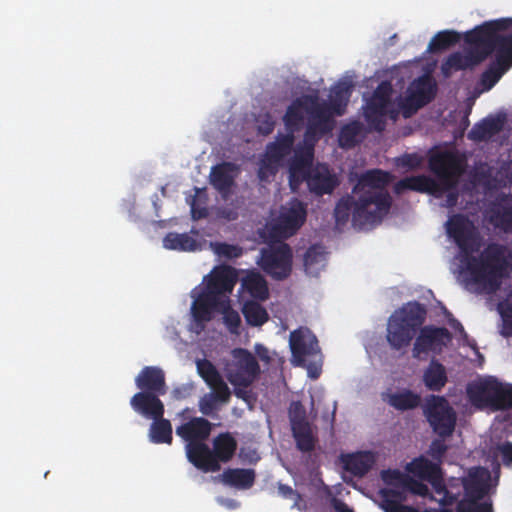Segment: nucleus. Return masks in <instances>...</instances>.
I'll return each mask as SVG.
<instances>
[{
  "instance_id": "obj_1",
  "label": "nucleus",
  "mask_w": 512,
  "mask_h": 512,
  "mask_svg": "<svg viewBox=\"0 0 512 512\" xmlns=\"http://www.w3.org/2000/svg\"><path fill=\"white\" fill-rule=\"evenodd\" d=\"M446 230L460 249L466 285L475 287L478 293H496L512 271L511 250L493 242L474 256L481 247V238L474 223L463 214L452 215Z\"/></svg>"
},
{
  "instance_id": "obj_2",
  "label": "nucleus",
  "mask_w": 512,
  "mask_h": 512,
  "mask_svg": "<svg viewBox=\"0 0 512 512\" xmlns=\"http://www.w3.org/2000/svg\"><path fill=\"white\" fill-rule=\"evenodd\" d=\"M390 174L380 169L362 173L351 193L342 196L334 208L337 225H345L351 217L355 228L366 229L378 225L389 213L392 197L386 190Z\"/></svg>"
},
{
  "instance_id": "obj_3",
  "label": "nucleus",
  "mask_w": 512,
  "mask_h": 512,
  "mask_svg": "<svg viewBox=\"0 0 512 512\" xmlns=\"http://www.w3.org/2000/svg\"><path fill=\"white\" fill-rule=\"evenodd\" d=\"M512 28V18H500L486 21L467 31L464 35L465 43H477L484 52L490 56L496 52L495 59L506 67L512 66V34L501 35L499 32Z\"/></svg>"
},
{
  "instance_id": "obj_4",
  "label": "nucleus",
  "mask_w": 512,
  "mask_h": 512,
  "mask_svg": "<svg viewBox=\"0 0 512 512\" xmlns=\"http://www.w3.org/2000/svg\"><path fill=\"white\" fill-rule=\"evenodd\" d=\"M426 319V310L418 302H409L396 310L388 319L386 340L393 350L410 345Z\"/></svg>"
},
{
  "instance_id": "obj_5",
  "label": "nucleus",
  "mask_w": 512,
  "mask_h": 512,
  "mask_svg": "<svg viewBox=\"0 0 512 512\" xmlns=\"http://www.w3.org/2000/svg\"><path fill=\"white\" fill-rule=\"evenodd\" d=\"M293 252L285 242H274L261 248L257 265L273 280L282 281L292 272Z\"/></svg>"
},
{
  "instance_id": "obj_6",
  "label": "nucleus",
  "mask_w": 512,
  "mask_h": 512,
  "mask_svg": "<svg viewBox=\"0 0 512 512\" xmlns=\"http://www.w3.org/2000/svg\"><path fill=\"white\" fill-rule=\"evenodd\" d=\"M465 164V157L455 149L431 150L428 157L429 170L448 186L457 185Z\"/></svg>"
},
{
  "instance_id": "obj_7",
  "label": "nucleus",
  "mask_w": 512,
  "mask_h": 512,
  "mask_svg": "<svg viewBox=\"0 0 512 512\" xmlns=\"http://www.w3.org/2000/svg\"><path fill=\"white\" fill-rule=\"evenodd\" d=\"M225 374L232 385L251 386L259 378L261 367L252 352L239 347L231 351V360L225 366Z\"/></svg>"
},
{
  "instance_id": "obj_8",
  "label": "nucleus",
  "mask_w": 512,
  "mask_h": 512,
  "mask_svg": "<svg viewBox=\"0 0 512 512\" xmlns=\"http://www.w3.org/2000/svg\"><path fill=\"white\" fill-rule=\"evenodd\" d=\"M423 414L433 432L441 438L450 437L456 426V412L443 396L431 395L423 406Z\"/></svg>"
},
{
  "instance_id": "obj_9",
  "label": "nucleus",
  "mask_w": 512,
  "mask_h": 512,
  "mask_svg": "<svg viewBox=\"0 0 512 512\" xmlns=\"http://www.w3.org/2000/svg\"><path fill=\"white\" fill-rule=\"evenodd\" d=\"M418 332L412 349V356L416 359H421L423 354L429 352L441 353L452 340L451 333L445 327L426 325L421 326Z\"/></svg>"
},
{
  "instance_id": "obj_10",
  "label": "nucleus",
  "mask_w": 512,
  "mask_h": 512,
  "mask_svg": "<svg viewBox=\"0 0 512 512\" xmlns=\"http://www.w3.org/2000/svg\"><path fill=\"white\" fill-rule=\"evenodd\" d=\"M191 297L193 298L190 308L191 330L199 334L204 331L206 324L213 319L219 299L211 292H206L203 289L198 293L193 290Z\"/></svg>"
},
{
  "instance_id": "obj_11",
  "label": "nucleus",
  "mask_w": 512,
  "mask_h": 512,
  "mask_svg": "<svg viewBox=\"0 0 512 512\" xmlns=\"http://www.w3.org/2000/svg\"><path fill=\"white\" fill-rule=\"evenodd\" d=\"M289 346L297 366L305 365L308 357L320 353L318 339L307 327H300L290 333Z\"/></svg>"
},
{
  "instance_id": "obj_12",
  "label": "nucleus",
  "mask_w": 512,
  "mask_h": 512,
  "mask_svg": "<svg viewBox=\"0 0 512 512\" xmlns=\"http://www.w3.org/2000/svg\"><path fill=\"white\" fill-rule=\"evenodd\" d=\"M467 44L469 45V48L466 49L465 54L460 52L452 53L443 63L442 70L446 75L451 69L458 71L472 68L483 62L488 57V52H484L480 44Z\"/></svg>"
},
{
  "instance_id": "obj_13",
  "label": "nucleus",
  "mask_w": 512,
  "mask_h": 512,
  "mask_svg": "<svg viewBox=\"0 0 512 512\" xmlns=\"http://www.w3.org/2000/svg\"><path fill=\"white\" fill-rule=\"evenodd\" d=\"M162 395L149 391H139L130 399V406L135 413L146 419H157L164 416L165 406L160 399Z\"/></svg>"
},
{
  "instance_id": "obj_14",
  "label": "nucleus",
  "mask_w": 512,
  "mask_h": 512,
  "mask_svg": "<svg viewBox=\"0 0 512 512\" xmlns=\"http://www.w3.org/2000/svg\"><path fill=\"white\" fill-rule=\"evenodd\" d=\"M497 382L496 378L489 377L478 382L469 383L466 392L471 404L479 409H491Z\"/></svg>"
},
{
  "instance_id": "obj_15",
  "label": "nucleus",
  "mask_w": 512,
  "mask_h": 512,
  "mask_svg": "<svg viewBox=\"0 0 512 512\" xmlns=\"http://www.w3.org/2000/svg\"><path fill=\"white\" fill-rule=\"evenodd\" d=\"M407 469L419 479L428 481L435 492H440L443 489L439 480L443 471L439 463L432 462L420 456L413 459L412 462L408 464Z\"/></svg>"
},
{
  "instance_id": "obj_16",
  "label": "nucleus",
  "mask_w": 512,
  "mask_h": 512,
  "mask_svg": "<svg viewBox=\"0 0 512 512\" xmlns=\"http://www.w3.org/2000/svg\"><path fill=\"white\" fill-rule=\"evenodd\" d=\"M237 281L236 270L231 266L215 268L203 290L219 298L220 294L232 292Z\"/></svg>"
},
{
  "instance_id": "obj_17",
  "label": "nucleus",
  "mask_w": 512,
  "mask_h": 512,
  "mask_svg": "<svg viewBox=\"0 0 512 512\" xmlns=\"http://www.w3.org/2000/svg\"><path fill=\"white\" fill-rule=\"evenodd\" d=\"M186 454L188 460L203 472H217L221 468L214 459L212 450L204 442L187 443Z\"/></svg>"
},
{
  "instance_id": "obj_18",
  "label": "nucleus",
  "mask_w": 512,
  "mask_h": 512,
  "mask_svg": "<svg viewBox=\"0 0 512 512\" xmlns=\"http://www.w3.org/2000/svg\"><path fill=\"white\" fill-rule=\"evenodd\" d=\"M135 384L140 391H149L161 395L167 393L165 373L156 366L144 367L135 378Z\"/></svg>"
},
{
  "instance_id": "obj_19",
  "label": "nucleus",
  "mask_w": 512,
  "mask_h": 512,
  "mask_svg": "<svg viewBox=\"0 0 512 512\" xmlns=\"http://www.w3.org/2000/svg\"><path fill=\"white\" fill-rule=\"evenodd\" d=\"M306 112L309 115V121H313L321 126L324 131H332L335 125L333 116L335 113L328 102H319L317 96H306Z\"/></svg>"
},
{
  "instance_id": "obj_20",
  "label": "nucleus",
  "mask_w": 512,
  "mask_h": 512,
  "mask_svg": "<svg viewBox=\"0 0 512 512\" xmlns=\"http://www.w3.org/2000/svg\"><path fill=\"white\" fill-rule=\"evenodd\" d=\"M211 423L202 417H194L176 428V434L187 443L204 442L211 433Z\"/></svg>"
},
{
  "instance_id": "obj_21",
  "label": "nucleus",
  "mask_w": 512,
  "mask_h": 512,
  "mask_svg": "<svg viewBox=\"0 0 512 512\" xmlns=\"http://www.w3.org/2000/svg\"><path fill=\"white\" fill-rule=\"evenodd\" d=\"M307 185L315 195L323 196L334 191L338 185V180L335 175L329 172L326 166H321L310 170Z\"/></svg>"
},
{
  "instance_id": "obj_22",
  "label": "nucleus",
  "mask_w": 512,
  "mask_h": 512,
  "mask_svg": "<svg viewBox=\"0 0 512 512\" xmlns=\"http://www.w3.org/2000/svg\"><path fill=\"white\" fill-rule=\"evenodd\" d=\"M382 400L397 411L413 410L421 404L420 394L408 388L396 392H384Z\"/></svg>"
},
{
  "instance_id": "obj_23",
  "label": "nucleus",
  "mask_w": 512,
  "mask_h": 512,
  "mask_svg": "<svg viewBox=\"0 0 512 512\" xmlns=\"http://www.w3.org/2000/svg\"><path fill=\"white\" fill-rule=\"evenodd\" d=\"M236 165L232 162H223L211 169L210 183L223 196H227L234 185L233 172Z\"/></svg>"
},
{
  "instance_id": "obj_24",
  "label": "nucleus",
  "mask_w": 512,
  "mask_h": 512,
  "mask_svg": "<svg viewBox=\"0 0 512 512\" xmlns=\"http://www.w3.org/2000/svg\"><path fill=\"white\" fill-rule=\"evenodd\" d=\"M436 91V82L428 75L418 77L408 88L410 100L415 99L418 102V107L429 104L435 98Z\"/></svg>"
},
{
  "instance_id": "obj_25",
  "label": "nucleus",
  "mask_w": 512,
  "mask_h": 512,
  "mask_svg": "<svg viewBox=\"0 0 512 512\" xmlns=\"http://www.w3.org/2000/svg\"><path fill=\"white\" fill-rule=\"evenodd\" d=\"M463 498L460 501H480L488 493L489 484L487 479L479 473V470L470 471L467 477H464Z\"/></svg>"
},
{
  "instance_id": "obj_26",
  "label": "nucleus",
  "mask_w": 512,
  "mask_h": 512,
  "mask_svg": "<svg viewBox=\"0 0 512 512\" xmlns=\"http://www.w3.org/2000/svg\"><path fill=\"white\" fill-rule=\"evenodd\" d=\"M344 469L357 477L366 475L375 463V457L370 451L347 454L342 457Z\"/></svg>"
},
{
  "instance_id": "obj_27",
  "label": "nucleus",
  "mask_w": 512,
  "mask_h": 512,
  "mask_svg": "<svg viewBox=\"0 0 512 512\" xmlns=\"http://www.w3.org/2000/svg\"><path fill=\"white\" fill-rule=\"evenodd\" d=\"M422 381L429 391L440 392L448 382L445 366L432 359L423 372Z\"/></svg>"
},
{
  "instance_id": "obj_28",
  "label": "nucleus",
  "mask_w": 512,
  "mask_h": 512,
  "mask_svg": "<svg viewBox=\"0 0 512 512\" xmlns=\"http://www.w3.org/2000/svg\"><path fill=\"white\" fill-rule=\"evenodd\" d=\"M256 473L253 469L228 468L221 475L223 484L239 489H250L255 483Z\"/></svg>"
},
{
  "instance_id": "obj_29",
  "label": "nucleus",
  "mask_w": 512,
  "mask_h": 512,
  "mask_svg": "<svg viewBox=\"0 0 512 512\" xmlns=\"http://www.w3.org/2000/svg\"><path fill=\"white\" fill-rule=\"evenodd\" d=\"M392 92L393 88L391 83L389 81H382L374 90L366 108L370 110L387 112L390 113L391 118H396L397 112L394 110L389 111Z\"/></svg>"
},
{
  "instance_id": "obj_30",
  "label": "nucleus",
  "mask_w": 512,
  "mask_h": 512,
  "mask_svg": "<svg viewBox=\"0 0 512 512\" xmlns=\"http://www.w3.org/2000/svg\"><path fill=\"white\" fill-rule=\"evenodd\" d=\"M236 450L237 441L229 432L220 433L213 439L212 454L219 464L220 462H229L235 455Z\"/></svg>"
},
{
  "instance_id": "obj_31",
  "label": "nucleus",
  "mask_w": 512,
  "mask_h": 512,
  "mask_svg": "<svg viewBox=\"0 0 512 512\" xmlns=\"http://www.w3.org/2000/svg\"><path fill=\"white\" fill-rule=\"evenodd\" d=\"M503 120L500 117H486L476 123L468 132V139L481 142L489 139L502 130Z\"/></svg>"
},
{
  "instance_id": "obj_32",
  "label": "nucleus",
  "mask_w": 512,
  "mask_h": 512,
  "mask_svg": "<svg viewBox=\"0 0 512 512\" xmlns=\"http://www.w3.org/2000/svg\"><path fill=\"white\" fill-rule=\"evenodd\" d=\"M306 208L300 201L294 202L289 209L283 212L280 216V226L289 232L295 233L305 222Z\"/></svg>"
},
{
  "instance_id": "obj_33",
  "label": "nucleus",
  "mask_w": 512,
  "mask_h": 512,
  "mask_svg": "<svg viewBox=\"0 0 512 512\" xmlns=\"http://www.w3.org/2000/svg\"><path fill=\"white\" fill-rule=\"evenodd\" d=\"M353 84L350 81H339L331 89L329 105L337 116H342L352 93Z\"/></svg>"
},
{
  "instance_id": "obj_34",
  "label": "nucleus",
  "mask_w": 512,
  "mask_h": 512,
  "mask_svg": "<svg viewBox=\"0 0 512 512\" xmlns=\"http://www.w3.org/2000/svg\"><path fill=\"white\" fill-rule=\"evenodd\" d=\"M439 480L441 487H443L440 492H436L437 494L442 495V498L438 500L439 504L443 507L453 505L458 501L464 491V478L453 477L446 483L442 473Z\"/></svg>"
},
{
  "instance_id": "obj_35",
  "label": "nucleus",
  "mask_w": 512,
  "mask_h": 512,
  "mask_svg": "<svg viewBox=\"0 0 512 512\" xmlns=\"http://www.w3.org/2000/svg\"><path fill=\"white\" fill-rule=\"evenodd\" d=\"M242 287L254 299L266 300L269 296L267 282L258 272L248 273L242 280Z\"/></svg>"
},
{
  "instance_id": "obj_36",
  "label": "nucleus",
  "mask_w": 512,
  "mask_h": 512,
  "mask_svg": "<svg viewBox=\"0 0 512 512\" xmlns=\"http://www.w3.org/2000/svg\"><path fill=\"white\" fill-rule=\"evenodd\" d=\"M326 265V254L320 245H313L304 255V269L310 276H318Z\"/></svg>"
},
{
  "instance_id": "obj_37",
  "label": "nucleus",
  "mask_w": 512,
  "mask_h": 512,
  "mask_svg": "<svg viewBox=\"0 0 512 512\" xmlns=\"http://www.w3.org/2000/svg\"><path fill=\"white\" fill-rule=\"evenodd\" d=\"M306 96L302 98H297L294 100L287 108L286 113L283 117V122L289 130V133H292L300 128L303 123L304 117L302 110L306 111Z\"/></svg>"
},
{
  "instance_id": "obj_38",
  "label": "nucleus",
  "mask_w": 512,
  "mask_h": 512,
  "mask_svg": "<svg viewBox=\"0 0 512 512\" xmlns=\"http://www.w3.org/2000/svg\"><path fill=\"white\" fill-rule=\"evenodd\" d=\"M296 447L303 453H310L315 449L317 438L314 436L310 423L291 428Z\"/></svg>"
},
{
  "instance_id": "obj_39",
  "label": "nucleus",
  "mask_w": 512,
  "mask_h": 512,
  "mask_svg": "<svg viewBox=\"0 0 512 512\" xmlns=\"http://www.w3.org/2000/svg\"><path fill=\"white\" fill-rule=\"evenodd\" d=\"M293 143L294 135L292 133L279 136L276 141L267 146L266 156L273 162L280 163L284 157L290 154Z\"/></svg>"
},
{
  "instance_id": "obj_40",
  "label": "nucleus",
  "mask_w": 512,
  "mask_h": 512,
  "mask_svg": "<svg viewBox=\"0 0 512 512\" xmlns=\"http://www.w3.org/2000/svg\"><path fill=\"white\" fill-rule=\"evenodd\" d=\"M153 422L149 429V437L153 443L156 444H171L173 440L172 425L164 416L157 419H152Z\"/></svg>"
},
{
  "instance_id": "obj_41",
  "label": "nucleus",
  "mask_w": 512,
  "mask_h": 512,
  "mask_svg": "<svg viewBox=\"0 0 512 512\" xmlns=\"http://www.w3.org/2000/svg\"><path fill=\"white\" fill-rule=\"evenodd\" d=\"M163 246L169 250L195 251L198 245L196 240L186 233L170 232L164 237Z\"/></svg>"
},
{
  "instance_id": "obj_42",
  "label": "nucleus",
  "mask_w": 512,
  "mask_h": 512,
  "mask_svg": "<svg viewBox=\"0 0 512 512\" xmlns=\"http://www.w3.org/2000/svg\"><path fill=\"white\" fill-rule=\"evenodd\" d=\"M489 221L495 228L512 234V206L498 205L492 208Z\"/></svg>"
},
{
  "instance_id": "obj_43",
  "label": "nucleus",
  "mask_w": 512,
  "mask_h": 512,
  "mask_svg": "<svg viewBox=\"0 0 512 512\" xmlns=\"http://www.w3.org/2000/svg\"><path fill=\"white\" fill-rule=\"evenodd\" d=\"M242 313L246 322L254 327L262 326L269 319L266 309L255 301H247L244 303Z\"/></svg>"
},
{
  "instance_id": "obj_44",
  "label": "nucleus",
  "mask_w": 512,
  "mask_h": 512,
  "mask_svg": "<svg viewBox=\"0 0 512 512\" xmlns=\"http://www.w3.org/2000/svg\"><path fill=\"white\" fill-rule=\"evenodd\" d=\"M428 185L433 184V178L426 175L409 176L401 179L395 185V191L412 190L420 193H426L429 189Z\"/></svg>"
},
{
  "instance_id": "obj_45",
  "label": "nucleus",
  "mask_w": 512,
  "mask_h": 512,
  "mask_svg": "<svg viewBox=\"0 0 512 512\" xmlns=\"http://www.w3.org/2000/svg\"><path fill=\"white\" fill-rule=\"evenodd\" d=\"M461 39L458 32L452 30H444L438 32L430 41L428 50L430 52H440L457 44Z\"/></svg>"
},
{
  "instance_id": "obj_46",
  "label": "nucleus",
  "mask_w": 512,
  "mask_h": 512,
  "mask_svg": "<svg viewBox=\"0 0 512 512\" xmlns=\"http://www.w3.org/2000/svg\"><path fill=\"white\" fill-rule=\"evenodd\" d=\"M512 408V384L497 382L491 410H506Z\"/></svg>"
},
{
  "instance_id": "obj_47",
  "label": "nucleus",
  "mask_w": 512,
  "mask_h": 512,
  "mask_svg": "<svg viewBox=\"0 0 512 512\" xmlns=\"http://www.w3.org/2000/svg\"><path fill=\"white\" fill-rule=\"evenodd\" d=\"M361 131L362 125L357 121L344 125L338 138L340 147L345 149L354 148L359 142L358 136Z\"/></svg>"
},
{
  "instance_id": "obj_48",
  "label": "nucleus",
  "mask_w": 512,
  "mask_h": 512,
  "mask_svg": "<svg viewBox=\"0 0 512 512\" xmlns=\"http://www.w3.org/2000/svg\"><path fill=\"white\" fill-rule=\"evenodd\" d=\"M505 64H500L496 59L481 75V84L487 89H491L509 69Z\"/></svg>"
},
{
  "instance_id": "obj_49",
  "label": "nucleus",
  "mask_w": 512,
  "mask_h": 512,
  "mask_svg": "<svg viewBox=\"0 0 512 512\" xmlns=\"http://www.w3.org/2000/svg\"><path fill=\"white\" fill-rule=\"evenodd\" d=\"M314 156V147L306 145L305 148L299 152H296L293 160L294 173H298L301 168L312 170V161Z\"/></svg>"
},
{
  "instance_id": "obj_50",
  "label": "nucleus",
  "mask_w": 512,
  "mask_h": 512,
  "mask_svg": "<svg viewBox=\"0 0 512 512\" xmlns=\"http://www.w3.org/2000/svg\"><path fill=\"white\" fill-rule=\"evenodd\" d=\"M213 251L222 258L235 259L242 255V247L234 244H228L225 242H215L211 244Z\"/></svg>"
},
{
  "instance_id": "obj_51",
  "label": "nucleus",
  "mask_w": 512,
  "mask_h": 512,
  "mask_svg": "<svg viewBox=\"0 0 512 512\" xmlns=\"http://www.w3.org/2000/svg\"><path fill=\"white\" fill-rule=\"evenodd\" d=\"M390 494H395L392 491H386L383 494V500L381 503V508L384 510V512H423L419 511L417 508L403 505L399 503L398 501L391 499L389 496Z\"/></svg>"
},
{
  "instance_id": "obj_52",
  "label": "nucleus",
  "mask_w": 512,
  "mask_h": 512,
  "mask_svg": "<svg viewBox=\"0 0 512 512\" xmlns=\"http://www.w3.org/2000/svg\"><path fill=\"white\" fill-rule=\"evenodd\" d=\"M197 371L203 380L209 385L221 377L216 367L207 359L197 361Z\"/></svg>"
},
{
  "instance_id": "obj_53",
  "label": "nucleus",
  "mask_w": 512,
  "mask_h": 512,
  "mask_svg": "<svg viewBox=\"0 0 512 512\" xmlns=\"http://www.w3.org/2000/svg\"><path fill=\"white\" fill-rule=\"evenodd\" d=\"M405 488L414 495L428 498L430 501H437L434 495L429 491L428 486L420 480L408 478L404 484Z\"/></svg>"
},
{
  "instance_id": "obj_54",
  "label": "nucleus",
  "mask_w": 512,
  "mask_h": 512,
  "mask_svg": "<svg viewBox=\"0 0 512 512\" xmlns=\"http://www.w3.org/2000/svg\"><path fill=\"white\" fill-rule=\"evenodd\" d=\"M288 414L291 428L296 427L298 424L304 425L309 423L306 418V410L299 401H294L290 404Z\"/></svg>"
},
{
  "instance_id": "obj_55",
  "label": "nucleus",
  "mask_w": 512,
  "mask_h": 512,
  "mask_svg": "<svg viewBox=\"0 0 512 512\" xmlns=\"http://www.w3.org/2000/svg\"><path fill=\"white\" fill-rule=\"evenodd\" d=\"M456 512H493L490 502L458 501Z\"/></svg>"
},
{
  "instance_id": "obj_56",
  "label": "nucleus",
  "mask_w": 512,
  "mask_h": 512,
  "mask_svg": "<svg viewBox=\"0 0 512 512\" xmlns=\"http://www.w3.org/2000/svg\"><path fill=\"white\" fill-rule=\"evenodd\" d=\"M387 114V112L370 110L366 108L365 118L371 129L377 132H382L386 126L385 116Z\"/></svg>"
},
{
  "instance_id": "obj_57",
  "label": "nucleus",
  "mask_w": 512,
  "mask_h": 512,
  "mask_svg": "<svg viewBox=\"0 0 512 512\" xmlns=\"http://www.w3.org/2000/svg\"><path fill=\"white\" fill-rule=\"evenodd\" d=\"M330 131H324L323 128L313 121H309L304 133V142L306 145L313 146L324 135L329 134Z\"/></svg>"
},
{
  "instance_id": "obj_58",
  "label": "nucleus",
  "mask_w": 512,
  "mask_h": 512,
  "mask_svg": "<svg viewBox=\"0 0 512 512\" xmlns=\"http://www.w3.org/2000/svg\"><path fill=\"white\" fill-rule=\"evenodd\" d=\"M223 323L232 334H238L241 325V318L237 311L229 306L223 310Z\"/></svg>"
},
{
  "instance_id": "obj_59",
  "label": "nucleus",
  "mask_w": 512,
  "mask_h": 512,
  "mask_svg": "<svg viewBox=\"0 0 512 512\" xmlns=\"http://www.w3.org/2000/svg\"><path fill=\"white\" fill-rule=\"evenodd\" d=\"M212 388L210 393L220 403H227L230 400L231 392L227 384L223 381L222 377L209 384Z\"/></svg>"
},
{
  "instance_id": "obj_60",
  "label": "nucleus",
  "mask_w": 512,
  "mask_h": 512,
  "mask_svg": "<svg viewBox=\"0 0 512 512\" xmlns=\"http://www.w3.org/2000/svg\"><path fill=\"white\" fill-rule=\"evenodd\" d=\"M448 450V446L445 443V438H436L434 439L430 446L428 453L433 458V460L437 461L441 465L442 459Z\"/></svg>"
},
{
  "instance_id": "obj_61",
  "label": "nucleus",
  "mask_w": 512,
  "mask_h": 512,
  "mask_svg": "<svg viewBox=\"0 0 512 512\" xmlns=\"http://www.w3.org/2000/svg\"><path fill=\"white\" fill-rule=\"evenodd\" d=\"M279 163L273 162L265 155L258 169V177L261 181L267 180L270 176H274L277 172Z\"/></svg>"
},
{
  "instance_id": "obj_62",
  "label": "nucleus",
  "mask_w": 512,
  "mask_h": 512,
  "mask_svg": "<svg viewBox=\"0 0 512 512\" xmlns=\"http://www.w3.org/2000/svg\"><path fill=\"white\" fill-rule=\"evenodd\" d=\"M423 162V157L417 153H406L398 158V165L408 169H416Z\"/></svg>"
},
{
  "instance_id": "obj_63",
  "label": "nucleus",
  "mask_w": 512,
  "mask_h": 512,
  "mask_svg": "<svg viewBox=\"0 0 512 512\" xmlns=\"http://www.w3.org/2000/svg\"><path fill=\"white\" fill-rule=\"evenodd\" d=\"M218 401L210 393L205 394L199 401V410L203 415L210 416L217 409Z\"/></svg>"
},
{
  "instance_id": "obj_64",
  "label": "nucleus",
  "mask_w": 512,
  "mask_h": 512,
  "mask_svg": "<svg viewBox=\"0 0 512 512\" xmlns=\"http://www.w3.org/2000/svg\"><path fill=\"white\" fill-rule=\"evenodd\" d=\"M500 315L502 318V325L500 333L504 337L512 336V312L507 311L505 309L499 308Z\"/></svg>"
}]
</instances>
